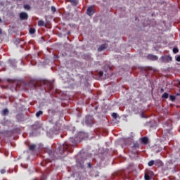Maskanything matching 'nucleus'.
<instances>
[{
  "mask_svg": "<svg viewBox=\"0 0 180 180\" xmlns=\"http://www.w3.org/2000/svg\"><path fill=\"white\" fill-rule=\"evenodd\" d=\"M30 84H32L31 89H36L38 86V83L36 82H30Z\"/></svg>",
  "mask_w": 180,
  "mask_h": 180,
  "instance_id": "obj_13",
  "label": "nucleus"
},
{
  "mask_svg": "<svg viewBox=\"0 0 180 180\" xmlns=\"http://www.w3.org/2000/svg\"><path fill=\"white\" fill-rule=\"evenodd\" d=\"M54 112V110H53V109H49V110H48V113H53Z\"/></svg>",
  "mask_w": 180,
  "mask_h": 180,
  "instance_id": "obj_29",
  "label": "nucleus"
},
{
  "mask_svg": "<svg viewBox=\"0 0 180 180\" xmlns=\"http://www.w3.org/2000/svg\"><path fill=\"white\" fill-rule=\"evenodd\" d=\"M160 60L164 63H168L170 61H172V58L169 56H161Z\"/></svg>",
  "mask_w": 180,
  "mask_h": 180,
  "instance_id": "obj_3",
  "label": "nucleus"
},
{
  "mask_svg": "<svg viewBox=\"0 0 180 180\" xmlns=\"http://www.w3.org/2000/svg\"><path fill=\"white\" fill-rule=\"evenodd\" d=\"M51 11H52V12H56V11H57V8H56L54 7V6H51Z\"/></svg>",
  "mask_w": 180,
  "mask_h": 180,
  "instance_id": "obj_27",
  "label": "nucleus"
},
{
  "mask_svg": "<svg viewBox=\"0 0 180 180\" xmlns=\"http://www.w3.org/2000/svg\"><path fill=\"white\" fill-rule=\"evenodd\" d=\"M80 167H81L82 169H83V168H84V165H80Z\"/></svg>",
  "mask_w": 180,
  "mask_h": 180,
  "instance_id": "obj_35",
  "label": "nucleus"
},
{
  "mask_svg": "<svg viewBox=\"0 0 180 180\" xmlns=\"http://www.w3.org/2000/svg\"><path fill=\"white\" fill-rule=\"evenodd\" d=\"M169 100H170V101L174 102L175 100H176V96L170 95L169 96Z\"/></svg>",
  "mask_w": 180,
  "mask_h": 180,
  "instance_id": "obj_20",
  "label": "nucleus"
},
{
  "mask_svg": "<svg viewBox=\"0 0 180 180\" xmlns=\"http://www.w3.org/2000/svg\"><path fill=\"white\" fill-rule=\"evenodd\" d=\"M24 9H26V11H30V6L29 4L24 5Z\"/></svg>",
  "mask_w": 180,
  "mask_h": 180,
  "instance_id": "obj_19",
  "label": "nucleus"
},
{
  "mask_svg": "<svg viewBox=\"0 0 180 180\" xmlns=\"http://www.w3.org/2000/svg\"><path fill=\"white\" fill-rule=\"evenodd\" d=\"M176 60L178 62H180V56H176Z\"/></svg>",
  "mask_w": 180,
  "mask_h": 180,
  "instance_id": "obj_28",
  "label": "nucleus"
},
{
  "mask_svg": "<svg viewBox=\"0 0 180 180\" xmlns=\"http://www.w3.org/2000/svg\"><path fill=\"white\" fill-rule=\"evenodd\" d=\"M49 153L50 155L53 153L52 151H49Z\"/></svg>",
  "mask_w": 180,
  "mask_h": 180,
  "instance_id": "obj_37",
  "label": "nucleus"
},
{
  "mask_svg": "<svg viewBox=\"0 0 180 180\" xmlns=\"http://www.w3.org/2000/svg\"><path fill=\"white\" fill-rule=\"evenodd\" d=\"M3 34V30L1 28H0V35Z\"/></svg>",
  "mask_w": 180,
  "mask_h": 180,
  "instance_id": "obj_33",
  "label": "nucleus"
},
{
  "mask_svg": "<svg viewBox=\"0 0 180 180\" xmlns=\"http://www.w3.org/2000/svg\"><path fill=\"white\" fill-rule=\"evenodd\" d=\"M86 13L89 15V16H92V15L95 13V10L94 9V7L89 6L86 10Z\"/></svg>",
  "mask_w": 180,
  "mask_h": 180,
  "instance_id": "obj_6",
  "label": "nucleus"
},
{
  "mask_svg": "<svg viewBox=\"0 0 180 180\" xmlns=\"http://www.w3.org/2000/svg\"><path fill=\"white\" fill-rule=\"evenodd\" d=\"M147 58L153 61H156L157 60H158V56H153V55H148V56H147Z\"/></svg>",
  "mask_w": 180,
  "mask_h": 180,
  "instance_id": "obj_10",
  "label": "nucleus"
},
{
  "mask_svg": "<svg viewBox=\"0 0 180 180\" xmlns=\"http://www.w3.org/2000/svg\"><path fill=\"white\" fill-rule=\"evenodd\" d=\"M160 91H161V92H164V89H161Z\"/></svg>",
  "mask_w": 180,
  "mask_h": 180,
  "instance_id": "obj_36",
  "label": "nucleus"
},
{
  "mask_svg": "<svg viewBox=\"0 0 180 180\" xmlns=\"http://www.w3.org/2000/svg\"><path fill=\"white\" fill-rule=\"evenodd\" d=\"M49 25V24H47V23H39L38 25L39 27H46V26Z\"/></svg>",
  "mask_w": 180,
  "mask_h": 180,
  "instance_id": "obj_23",
  "label": "nucleus"
},
{
  "mask_svg": "<svg viewBox=\"0 0 180 180\" xmlns=\"http://www.w3.org/2000/svg\"><path fill=\"white\" fill-rule=\"evenodd\" d=\"M179 86H180V81H179Z\"/></svg>",
  "mask_w": 180,
  "mask_h": 180,
  "instance_id": "obj_39",
  "label": "nucleus"
},
{
  "mask_svg": "<svg viewBox=\"0 0 180 180\" xmlns=\"http://www.w3.org/2000/svg\"><path fill=\"white\" fill-rule=\"evenodd\" d=\"M19 16L20 20H27V19H29V15L27 13L21 12Z\"/></svg>",
  "mask_w": 180,
  "mask_h": 180,
  "instance_id": "obj_4",
  "label": "nucleus"
},
{
  "mask_svg": "<svg viewBox=\"0 0 180 180\" xmlns=\"http://www.w3.org/2000/svg\"><path fill=\"white\" fill-rule=\"evenodd\" d=\"M162 165V162L160 161V160H157L156 161H155V165Z\"/></svg>",
  "mask_w": 180,
  "mask_h": 180,
  "instance_id": "obj_17",
  "label": "nucleus"
},
{
  "mask_svg": "<svg viewBox=\"0 0 180 180\" xmlns=\"http://www.w3.org/2000/svg\"><path fill=\"white\" fill-rule=\"evenodd\" d=\"M18 1H22V0H18Z\"/></svg>",
  "mask_w": 180,
  "mask_h": 180,
  "instance_id": "obj_43",
  "label": "nucleus"
},
{
  "mask_svg": "<svg viewBox=\"0 0 180 180\" xmlns=\"http://www.w3.org/2000/svg\"><path fill=\"white\" fill-rule=\"evenodd\" d=\"M88 167H89V168H91V163H89V164H88Z\"/></svg>",
  "mask_w": 180,
  "mask_h": 180,
  "instance_id": "obj_34",
  "label": "nucleus"
},
{
  "mask_svg": "<svg viewBox=\"0 0 180 180\" xmlns=\"http://www.w3.org/2000/svg\"><path fill=\"white\" fill-rule=\"evenodd\" d=\"M107 49V44H101L99 48L97 49L98 51H104L105 49Z\"/></svg>",
  "mask_w": 180,
  "mask_h": 180,
  "instance_id": "obj_12",
  "label": "nucleus"
},
{
  "mask_svg": "<svg viewBox=\"0 0 180 180\" xmlns=\"http://www.w3.org/2000/svg\"><path fill=\"white\" fill-rule=\"evenodd\" d=\"M140 148V144H139L138 142H135L134 143V146H131V150L132 153L136 154L137 153V149Z\"/></svg>",
  "mask_w": 180,
  "mask_h": 180,
  "instance_id": "obj_5",
  "label": "nucleus"
},
{
  "mask_svg": "<svg viewBox=\"0 0 180 180\" xmlns=\"http://www.w3.org/2000/svg\"><path fill=\"white\" fill-rule=\"evenodd\" d=\"M38 23H44V22L43 20H40L38 21Z\"/></svg>",
  "mask_w": 180,
  "mask_h": 180,
  "instance_id": "obj_32",
  "label": "nucleus"
},
{
  "mask_svg": "<svg viewBox=\"0 0 180 180\" xmlns=\"http://www.w3.org/2000/svg\"><path fill=\"white\" fill-rule=\"evenodd\" d=\"M68 34H70V32H68Z\"/></svg>",
  "mask_w": 180,
  "mask_h": 180,
  "instance_id": "obj_40",
  "label": "nucleus"
},
{
  "mask_svg": "<svg viewBox=\"0 0 180 180\" xmlns=\"http://www.w3.org/2000/svg\"><path fill=\"white\" fill-rule=\"evenodd\" d=\"M154 165H155V161H154V160H150V161H149L148 163V165L149 167H153Z\"/></svg>",
  "mask_w": 180,
  "mask_h": 180,
  "instance_id": "obj_21",
  "label": "nucleus"
},
{
  "mask_svg": "<svg viewBox=\"0 0 180 180\" xmlns=\"http://www.w3.org/2000/svg\"><path fill=\"white\" fill-rule=\"evenodd\" d=\"M112 117H114L115 119H117V114L115 113V112H112Z\"/></svg>",
  "mask_w": 180,
  "mask_h": 180,
  "instance_id": "obj_25",
  "label": "nucleus"
},
{
  "mask_svg": "<svg viewBox=\"0 0 180 180\" xmlns=\"http://www.w3.org/2000/svg\"><path fill=\"white\" fill-rule=\"evenodd\" d=\"M86 125L91 127L94 124V116L88 115L85 117L84 121Z\"/></svg>",
  "mask_w": 180,
  "mask_h": 180,
  "instance_id": "obj_1",
  "label": "nucleus"
},
{
  "mask_svg": "<svg viewBox=\"0 0 180 180\" xmlns=\"http://www.w3.org/2000/svg\"><path fill=\"white\" fill-rule=\"evenodd\" d=\"M5 172H6V170H5V169H1V174H4Z\"/></svg>",
  "mask_w": 180,
  "mask_h": 180,
  "instance_id": "obj_31",
  "label": "nucleus"
},
{
  "mask_svg": "<svg viewBox=\"0 0 180 180\" xmlns=\"http://www.w3.org/2000/svg\"><path fill=\"white\" fill-rule=\"evenodd\" d=\"M16 63H18V62H16L15 59L8 60V64H9L10 67L15 68L16 67Z\"/></svg>",
  "mask_w": 180,
  "mask_h": 180,
  "instance_id": "obj_7",
  "label": "nucleus"
},
{
  "mask_svg": "<svg viewBox=\"0 0 180 180\" xmlns=\"http://www.w3.org/2000/svg\"><path fill=\"white\" fill-rule=\"evenodd\" d=\"M145 180H150V176L147 174H145Z\"/></svg>",
  "mask_w": 180,
  "mask_h": 180,
  "instance_id": "obj_26",
  "label": "nucleus"
},
{
  "mask_svg": "<svg viewBox=\"0 0 180 180\" xmlns=\"http://www.w3.org/2000/svg\"><path fill=\"white\" fill-rule=\"evenodd\" d=\"M71 142H73L72 139H71Z\"/></svg>",
  "mask_w": 180,
  "mask_h": 180,
  "instance_id": "obj_42",
  "label": "nucleus"
},
{
  "mask_svg": "<svg viewBox=\"0 0 180 180\" xmlns=\"http://www.w3.org/2000/svg\"><path fill=\"white\" fill-rule=\"evenodd\" d=\"M169 96V94H168L167 93H164L163 95H162V98L167 99L168 98V97Z\"/></svg>",
  "mask_w": 180,
  "mask_h": 180,
  "instance_id": "obj_22",
  "label": "nucleus"
},
{
  "mask_svg": "<svg viewBox=\"0 0 180 180\" xmlns=\"http://www.w3.org/2000/svg\"><path fill=\"white\" fill-rule=\"evenodd\" d=\"M0 23H2V19L0 18Z\"/></svg>",
  "mask_w": 180,
  "mask_h": 180,
  "instance_id": "obj_38",
  "label": "nucleus"
},
{
  "mask_svg": "<svg viewBox=\"0 0 180 180\" xmlns=\"http://www.w3.org/2000/svg\"><path fill=\"white\" fill-rule=\"evenodd\" d=\"M11 80L10 79H8V82H10Z\"/></svg>",
  "mask_w": 180,
  "mask_h": 180,
  "instance_id": "obj_41",
  "label": "nucleus"
},
{
  "mask_svg": "<svg viewBox=\"0 0 180 180\" xmlns=\"http://www.w3.org/2000/svg\"><path fill=\"white\" fill-rule=\"evenodd\" d=\"M98 74H99V77H101L103 75V71H100Z\"/></svg>",
  "mask_w": 180,
  "mask_h": 180,
  "instance_id": "obj_30",
  "label": "nucleus"
},
{
  "mask_svg": "<svg viewBox=\"0 0 180 180\" xmlns=\"http://www.w3.org/2000/svg\"><path fill=\"white\" fill-rule=\"evenodd\" d=\"M42 115H43V111H41V110H39V111L36 112V117H40Z\"/></svg>",
  "mask_w": 180,
  "mask_h": 180,
  "instance_id": "obj_18",
  "label": "nucleus"
},
{
  "mask_svg": "<svg viewBox=\"0 0 180 180\" xmlns=\"http://www.w3.org/2000/svg\"><path fill=\"white\" fill-rule=\"evenodd\" d=\"M173 53H174V54L178 53H179V49H178V48H174V49H173Z\"/></svg>",
  "mask_w": 180,
  "mask_h": 180,
  "instance_id": "obj_24",
  "label": "nucleus"
},
{
  "mask_svg": "<svg viewBox=\"0 0 180 180\" xmlns=\"http://www.w3.org/2000/svg\"><path fill=\"white\" fill-rule=\"evenodd\" d=\"M68 149V145H63V147H59L56 152L58 153V155H62L64 154V152Z\"/></svg>",
  "mask_w": 180,
  "mask_h": 180,
  "instance_id": "obj_2",
  "label": "nucleus"
},
{
  "mask_svg": "<svg viewBox=\"0 0 180 180\" xmlns=\"http://www.w3.org/2000/svg\"><path fill=\"white\" fill-rule=\"evenodd\" d=\"M67 2H70V4H72V5H73L74 6H77V5H78V0H66Z\"/></svg>",
  "mask_w": 180,
  "mask_h": 180,
  "instance_id": "obj_14",
  "label": "nucleus"
},
{
  "mask_svg": "<svg viewBox=\"0 0 180 180\" xmlns=\"http://www.w3.org/2000/svg\"><path fill=\"white\" fill-rule=\"evenodd\" d=\"M29 34L31 35L34 34L36 30L34 27H32L31 25H29Z\"/></svg>",
  "mask_w": 180,
  "mask_h": 180,
  "instance_id": "obj_9",
  "label": "nucleus"
},
{
  "mask_svg": "<svg viewBox=\"0 0 180 180\" xmlns=\"http://www.w3.org/2000/svg\"><path fill=\"white\" fill-rule=\"evenodd\" d=\"M36 149V145L35 144H32L29 146V150L30 151H35Z\"/></svg>",
  "mask_w": 180,
  "mask_h": 180,
  "instance_id": "obj_16",
  "label": "nucleus"
},
{
  "mask_svg": "<svg viewBox=\"0 0 180 180\" xmlns=\"http://www.w3.org/2000/svg\"><path fill=\"white\" fill-rule=\"evenodd\" d=\"M8 113H9V111H8V108H5V109H3L1 115L3 116H6V115H8Z\"/></svg>",
  "mask_w": 180,
  "mask_h": 180,
  "instance_id": "obj_15",
  "label": "nucleus"
},
{
  "mask_svg": "<svg viewBox=\"0 0 180 180\" xmlns=\"http://www.w3.org/2000/svg\"><path fill=\"white\" fill-rule=\"evenodd\" d=\"M43 84H44V85H46L48 87H49L50 89H53V84L51 83L49 81L44 80V81H43Z\"/></svg>",
  "mask_w": 180,
  "mask_h": 180,
  "instance_id": "obj_8",
  "label": "nucleus"
},
{
  "mask_svg": "<svg viewBox=\"0 0 180 180\" xmlns=\"http://www.w3.org/2000/svg\"><path fill=\"white\" fill-rule=\"evenodd\" d=\"M141 141L144 145H148V139L147 136H143L141 139Z\"/></svg>",
  "mask_w": 180,
  "mask_h": 180,
  "instance_id": "obj_11",
  "label": "nucleus"
}]
</instances>
